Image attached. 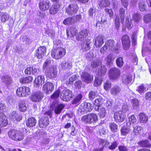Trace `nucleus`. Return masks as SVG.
Segmentation results:
<instances>
[{
    "instance_id": "nucleus-5",
    "label": "nucleus",
    "mask_w": 151,
    "mask_h": 151,
    "mask_svg": "<svg viewBox=\"0 0 151 151\" xmlns=\"http://www.w3.org/2000/svg\"><path fill=\"white\" fill-rule=\"evenodd\" d=\"M79 9L78 4L73 3L69 4L66 8L65 12L68 15H72L76 14Z\"/></svg>"
},
{
    "instance_id": "nucleus-2",
    "label": "nucleus",
    "mask_w": 151,
    "mask_h": 151,
    "mask_svg": "<svg viewBox=\"0 0 151 151\" xmlns=\"http://www.w3.org/2000/svg\"><path fill=\"white\" fill-rule=\"evenodd\" d=\"M108 75L110 79L116 80L118 79L120 77V71L117 68H112L109 70Z\"/></svg>"
},
{
    "instance_id": "nucleus-41",
    "label": "nucleus",
    "mask_w": 151,
    "mask_h": 151,
    "mask_svg": "<svg viewBox=\"0 0 151 151\" xmlns=\"http://www.w3.org/2000/svg\"><path fill=\"white\" fill-rule=\"evenodd\" d=\"M17 130L14 129H11L8 133L9 137L12 139L13 140L17 133Z\"/></svg>"
},
{
    "instance_id": "nucleus-31",
    "label": "nucleus",
    "mask_w": 151,
    "mask_h": 151,
    "mask_svg": "<svg viewBox=\"0 0 151 151\" xmlns=\"http://www.w3.org/2000/svg\"><path fill=\"white\" fill-rule=\"evenodd\" d=\"M37 69L32 66L27 67L24 70V73L27 75L33 74L37 72Z\"/></svg>"
},
{
    "instance_id": "nucleus-45",
    "label": "nucleus",
    "mask_w": 151,
    "mask_h": 151,
    "mask_svg": "<svg viewBox=\"0 0 151 151\" xmlns=\"http://www.w3.org/2000/svg\"><path fill=\"white\" fill-rule=\"evenodd\" d=\"M78 111L81 114H83L85 113H87L84 102L81 104L80 105L78 109Z\"/></svg>"
},
{
    "instance_id": "nucleus-8",
    "label": "nucleus",
    "mask_w": 151,
    "mask_h": 151,
    "mask_svg": "<svg viewBox=\"0 0 151 151\" xmlns=\"http://www.w3.org/2000/svg\"><path fill=\"white\" fill-rule=\"evenodd\" d=\"M47 52L46 47L44 46H40L35 50V56L38 59L42 58Z\"/></svg>"
},
{
    "instance_id": "nucleus-17",
    "label": "nucleus",
    "mask_w": 151,
    "mask_h": 151,
    "mask_svg": "<svg viewBox=\"0 0 151 151\" xmlns=\"http://www.w3.org/2000/svg\"><path fill=\"white\" fill-rule=\"evenodd\" d=\"M61 4H52L49 9V13L52 15H54L60 11Z\"/></svg>"
},
{
    "instance_id": "nucleus-52",
    "label": "nucleus",
    "mask_w": 151,
    "mask_h": 151,
    "mask_svg": "<svg viewBox=\"0 0 151 151\" xmlns=\"http://www.w3.org/2000/svg\"><path fill=\"white\" fill-rule=\"evenodd\" d=\"M77 77L76 75H73L71 76L66 82L67 85L73 84L75 81L77 79Z\"/></svg>"
},
{
    "instance_id": "nucleus-37",
    "label": "nucleus",
    "mask_w": 151,
    "mask_h": 151,
    "mask_svg": "<svg viewBox=\"0 0 151 151\" xmlns=\"http://www.w3.org/2000/svg\"><path fill=\"white\" fill-rule=\"evenodd\" d=\"M82 122L86 124H91L89 113L83 116L81 118Z\"/></svg>"
},
{
    "instance_id": "nucleus-59",
    "label": "nucleus",
    "mask_w": 151,
    "mask_h": 151,
    "mask_svg": "<svg viewBox=\"0 0 151 151\" xmlns=\"http://www.w3.org/2000/svg\"><path fill=\"white\" fill-rule=\"evenodd\" d=\"M101 64V63L99 61L93 60L91 63V66L93 68H96L99 66Z\"/></svg>"
},
{
    "instance_id": "nucleus-22",
    "label": "nucleus",
    "mask_w": 151,
    "mask_h": 151,
    "mask_svg": "<svg viewBox=\"0 0 151 151\" xmlns=\"http://www.w3.org/2000/svg\"><path fill=\"white\" fill-rule=\"evenodd\" d=\"M49 118L47 116H43L39 120V125L41 128H45L49 124Z\"/></svg>"
},
{
    "instance_id": "nucleus-11",
    "label": "nucleus",
    "mask_w": 151,
    "mask_h": 151,
    "mask_svg": "<svg viewBox=\"0 0 151 151\" xmlns=\"http://www.w3.org/2000/svg\"><path fill=\"white\" fill-rule=\"evenodd\" d=\"M2 82L5 83L8 88L12 86L13 80L12 77L9 75H4L1 78Z\"/></svg>"
},
{
    "instance_id": "nucleus-62",
    "label": "nucleus",
    "mask_w": 151,
    "mask_h": 151,
    "mask_svg": "<svg viewBox=\"0 0 151 151\" xmlns=\"http://www.w3.org/2000/svg\"><path fill=\"white\" fill-rule=\"evenodd\" d=\"M133 18L135 21L136 22H138L140 19V17L139 13H136L134 14L133 16Z\"/></svg>"
},
{
    "instance_id": "nucleus-12",
    "label": "nucleus",
    "mask_w": 151,
    "mask_h": 151,
    "mask_svg": "<svg viewBox=\"0 0 151 151\" xmlns=\"http://www.w3.org/2000/svg\"><path fill=\"white\" fill-rule=\"evenodd\" d=\"M50 5V2L48 0H40L38 6L41 11H45L48 10Z\"/></svg>"
},
{
    "instance_id": "nucleus-56",
    "label": "nucleus",
    "mask_w": 151,
    "mask_h": 151,
    "mask_svg": "<svg viewBox=\"0 0 151 151\" xmlns=\"http://www.w3.org/2000/svg\"><path fill=\"white\" fill-rule=\"evenodd\" d=\"M85 104L86 109L87 112H90L92 110L93 107L92 105L90 103L84 102Z\"/></svg>"
},
{
    "instance_id": "nucleus-3",
    "label": "nucleus",
    "mask_w": 151,
    "mask_h": 151,
    "mask_svg": "<svg viewBox=\"0 0 151 151\" xmlns=\"http://www.w3.org/2000/svg\"><path fill=\"white\" fill-rule=\"evenodd\" d=\"M31 93L29 88L27 86H23L18 87L16 90V95L19 97L28 96Z\"/></svg>"
},
{
    "instance_id": "nucleus-18",
    "label": "nucleus",
    "mask_w": 151,
    "mask_h": 151,
    "mask_svg": "<svg viewBox=\"0 0 151 151\" xmlns=\"http://www.w3.org/2000/svg\"><path fill=\"white\" fill-rule=\"evenodd\" d=\"M91 43V40L89 39H86L84 41L81 43V49L83 51H86L91 49L90 44Z\"/></svg>"
},
{
    "instance_id": "nucleus-40",
    "label": "nucleus",
    "mask_w": 151,
    "mask_h": 151,
    "mask_svg": "<svg viewBox=\"0 0 151 151\" xmlns=\"http://www.w3.org/2000/svg\"><path fill=\"white\" fill-rule=\"evenodd\" d=\"M114 59V58L113 57V54L110 53L107 56L105 60L106 61L107 64L108 65H110L112 63Z\"/></svg>"
},
{
    "instance_id": "nucleus-9",
    "label": "nucleus",
    "mask_w": 151,
    "mask_h": 151,
    "mask_svg": "<svg viewBox=\"0 0 151 151\" xmlns=\"http://www.w3.org/2000/svg\"><path fill=\"white\" fill-rule=\"evenodd\" d=\"M121 41L124 49L125 50H128L131 43L129 36L127 35H124L122 37Z\"/></svg>"
},
{
    "instance_id": "nucleus-1",
    "label": "nucleus",
    "mask_w": 151,
    "mask_h": 151,
    "mask_svg": "<svg viewBox=\"0 0 151 151\" xmlns=\"http://www.w3.org/2000/svg\"><path fill=\"white\" fill-rule=\"evenodd\" d=\"M66 54L65 49L61 47H58L52 50L51 56L56 60L63 58Z\"/></svg>"
},
{
    "instance_id": "nucleus-42",
    "label": "nucleus",
    "mask_w": 151,
    "mask_h": 151,
    "mask_svg": "<svg viewBox=\"0 0 151 151\" xmlns=\"http://www.w3.org/2000/svg\"><path fill=\"white\" fill-rule=\"evenodd\" d=\"M146 5L144 1H141L139 3L138 7L141 12H145L146 11Z\"/></svg>"
},
{
    "instance_id": "nucleus-36",
    "label": "nucleus",
    "mask_w": 151,
    "mask_h": 151,
    "mask_svg": "<svg viewBox=\"0 0 151 151\" xmlns=\"http://www.w3.org/2000/svg\"><path fill=\"white\" fill-rule=\"evenodd\" d=\"M119 16L121 23L123 24L125 17V10L124 8H121L119 9Z\"/></svg>"
},
{
    "instance_id": "nucleus-33",
    "label": "nucleus",
    "mask_w": 151,
    "mask_h": 151,
    "mask_svg": "<svg viewBox=\"0 0 151 151\" xmlns=\"http://www.w3.org/2000/svg\"><path fill=\"white\" fill-rule=\"evenodd\" d=\"M98 97L94 101L93 104L95 106V108H96L101 106L102 104L103 99L102 97L99 96H98Z\"/></svg>"
},
{
    "instance_id": "nucleus-4",
    "label": "nucleus",
    "mask_w": 151,
    "mask_h": 151,
    "mask_svg": "<svg viewBox=\"0 0 151 151\" xmlns=\"http://www.w3.org/2000/svg\"><path fill=\"white\" fill-rule=\"evenodd\" d=\"M58 72L56 68L53 67L47 68L45 72V76L47 78L53 79L56 78L58 76Z\"/></svg>"
},
{
    "instance_id": "nucleus-15",
    "label": "nucleus",
    "mask_w": 151,
    "mask_h": 151,
    "mask_svg": "<svg viewBox=\"0 0 151 151\" xmlns=\"http://www.w3.org/2000/svg\"><path fill=\"white\" fill-rule=\"evenodd\" d=\"M88 32L86 29H83L76 35V38L78 41H81L88 36Z\"/></svg>"
},
{
    "instance_id": "nucleus-16",
    "label": "nucleus",
    "mask_w": 151,
    "mask_h": 151,
    "mask_svg": "<svg viewBox=\"0 0 151 151\" xmlns=\"http://www.w3.org/2000/svg\"><path fill=\"white\" fill-rule=\"evenodd\" d=\"M8 124V121L6 116L3 114H0V134L2 130L1 128L6 127Z\"/></svg>"
},
{
    "instance_id": "nucleus-60",
    "label": "nucleus",
    "mask_w": 151,
    "mask_h": 151,
    "mask_svg": "<svg viewBox=\"0 0 151 151\" xmlns=\"http://www.w3.org/2000/svg\"><path fill=\"white\" fill-rule=\"evenodd\" d=\"M111 84L109 82V81H107L104 84V88L105 90L108 91L111 88Z\"/></svg>"
},
{
    "instance_id": "nucleus-21",
    "label": "nucleus",
    "mask_w": 151,
    "mask_h": 151,
    "mask_svg": "<svg viewBox=\"0 0 151 151\" xmlns=\"http://www.w3.org/2000/svg\"><path fill=\"white\" fill-rule=\"evenodd\" d=\"M139 122L141 124H146L148 120V116L144 113L141 112L138 115Z\"/></svg>"
},
{
    "instance_id": "nucleus-61",
    "label": "nucleus",
    "mask_w": 151,
    "mask_h": 151,
    "mask_svg": "<svg viewBox=\"0 0 151 151\" xmlns=\"http://www.w3.org/2000/svg\"><path fill=\"white\" fill-rule=\"evenodd\" d=\"M145 89V88L143 84L138 86L137 88L136 89V91H138L140 94L143 93Z\"/></svg>"
},
{
    "instance_id": "nucleus-64",
    "label": "nucleus",
    "mask_w": 151,
    "mask_h": 151,
    "mask_svg": "<svg viewBox=\"0 0 151 151\" xmlns=\"http://www.w3.org/2000/svg\"><path fill=\"white\" fill-rule=\"evenodd\" d=\"M114 24L116 29H119L120 26V19L119 17L117 16L115 19Z\"/></svg>"
},
{
    "instance_id": "nucleus-53",
    "label": "nucleus",
    "mask_w": 151,
    "mask_h": 151,
    "mask_svg": "<svg viewBox=\"0 0 151 151\" xmlns=\"http://www.w3.org/2000/svg\"><path fill=\"white\" fill-rule=\"evenodd\" d=\"M143 19L144 22L146 23L151 22V13L147 14L145 15Z\"/></svg>"
},
{
    "instance_id": "nucleus-34",
    "label": "nucleus",
    "mask_w": 151,
    "mask_h": 151,
    "mask_svg": "<svg viewBox=\"0 0 151 151\" xmlns=\"http://www.w3.org/2000/svg\"><path fill=\"white\" fill-rule=\"evenodd\" d=\"M18 107L19 110L21 112H24L27 109V107L24 101H21L18 103Z\"/></svg>"
},
{
    "instance_id": "nucleus-30",
    "label": "nucleus",
    "mask_w": 151,
    "mask_h": 151,
    "mask_svg": "<svg viewBox=\"0 0 151 151\" xmlns=\"http://www.w3.org/2000/svg\"><path fill=\"white\" fill-rule=\"evenodd\" d=\"M24 138V134L22 132L17 130L13 140L19 141L22 140Z\"/></svg>"
},
{
    "instance_id": "nucleus-32",
    "label": "nucleus",
    "mask_w": 151,
    "mask_h": 151,
    "mask_svg": "<svg viewBox=\"0 0 151 151\" xmlns=\"http://www.w3.org/2000/svg\"><path fill=\"white\" fill-rule=\"evenodd\" d=\"M91 124L96 123L98 121L97 115L94 113H89Z\"/></svg>"
},
{
    "instance_id": "nucleus-24",
    "label": "nucleus",
    "mask_w": 151,
    "mask_h": 151,
    "mask_svg": "<svg viewBox=\"0 0 151 151\" xmlns=\"http://www.w3.org/2000/svg\"><path fill=\"white\" fill-rule=\"evenodd\" d=\"M37 123L35 118L33 117L29 118L26 121V125L29 127H32L35 126Z\"/></svg>"
},
{
    "instance_id": "nucleus-49",
    "label": "nucleus",
    "mask_w": 151,
    "mask_h": 151,
    "mask_svg": "<svg viewBox=\"0 0 151 151\" xmlns=\"http://www.w3.org/2000/svg\"><path fill=\"white\" fill-rule=\"evenodd\" d=\"M109 126L111 130L113 132H116L118 129V125L114 122H111L109 124Z\"/></svg>"
},
{
    "instance_id": "nucleus-6",
    "label": "nucleus",
    "mask_w": 151,
    "mask_h": 151,
    "mask_svg": "<svg viewBox=\"0 0 151 151\" xmlns=\"http://www.w3.org/2000/svg\"><path fill=\"white\" fill-rule=\"evenodd\" d=\"M61 97L63 101H70L73 97L72 92L67 89L63 90L60 93Z\"/></svg>"
},
{
    "instance_id": "nucleus-13",
    "label": "nucleus",
    "mask_w": 151,
    "mask_h": 151,
    "mask_svg": "<svg viewBox=\"0 0 151 151\" xmlns=\"http://www.w3.org/2000/svg\"><path fill=\"white\" fill-rule=\"evenodd\" d=\"M43 97L42 93L41 91H38L32 93L31 96V99L33 102H37L40 101Z\"/></svg>"
},
{
    "instance_id": "nucleus-26",
    "label": "nucleus",
    "mask_w": 151,
    "mask_h": 151,
    "mask_svg": "<svg viewBox=\"0 0 151 151\" xmlns=\"http://www.w3.org/2000/svg\"><path fill=\"white\" fill-rule=\"evenodd\" d=\"M110 4L109 0H100L99 1L98 5L100 8H104L109 7Z\"/></svg>"
},
{
    "instance_id": "nucleus-51",
    "label": "nucleus",
    "mask_w": 151,
    "mask_h": 151,
    "mask_svg": "<svg viewBox=\"0 0 151 151\" xmlns=\"http://www.w3.org/2000/svg\"><path fill=\"white\" fill-rule=\"evenodd\" d=\"M115 42L113 40H108L105 43V44L110 50L114 46Z\"/></svg>"
},
{
    "instance_id": "nucleus-55",
    "label": "nucleus",
    "mask_w": 151,
    "mask_h": 151,
    "mask_svg": "<svg viewBox=\"0 0 151 151\" xmlns=\"http://www.w3.org/2000/svg\"><path fill=\"white\" fill-rule=\"evenodd\" d=\"M98 76L95 77L94 81V85L95 86L98 87L102 83L103 80L99 78Z\"/></svg>"
},
{
    "instance_id": "nucleus-28",
    "label": "nucleus",
    "mask_w": 151,
    "mask_h": 151,
    "mask_svg": "<svg viewBox=\"0 0 151 151\" xmlns=\"http://www.w3.org/2000/svg\"><path fill=\"white\" fill-rule=\"evenodd\" d=\"M137 144L141 147L150 148L151 147V144L149 141L147 139L140 141L138 142Z\"/></svg>"
},
{
    "instance_id": "nucleus-44",
    "label": "nucleus",
    "mask_w": 151,
    "mask_h": 151,
    "mask_svg": "<svg viewBox=\"0 0 151 151\" xmlns=\"http://www.w3.org/2000/svg\"><path fill=\"white\" fill-rule=\"evenodd\" d=\"M88 98L89 100L93 101L96 97H97L99 95L97 94L96 91H91L89 93Z\"/></svg>"
},
{
    "instance_id": "nucleus-19",
    "label": "nucleus",
    "mask_w": 151,
    "mask_h": 151,
    "mask_svg": "<svg viewBox=\"0 0 151 151\" xmlns=\"http://www.w3.org/2000/svg\"><path fill=\"white\" fill-rule=\"evenodd\" d=\"M104 37L101 35H99L95 39L94 44L96 47H101L104 43Z\"/></svg>"
},
{
    "instance_id": "nucleus-7",
    "label": "nucleus",
    "mask_w": 151,
    "mask_h": 151,
    "mask_svg": "<svg viewBox=\"0 0 151 151\" xmlns=\"http://www.w3.org/2000/svg\"><path fill=\"white\" fill-rule=\"evenodd\" d=\"M126 117L125 113L121 110L116 111L114 113V118L116 122H123L124 120Z\"/></svg>"
},
{
    "instance_id": "nucleus-20",
    "label": "nucleus",
    "mask_w": 151,
    "mask_h": 151,
    "mask_svg": "<svg viewBox=\"0 0 151 151\" xmlns=\"http://www.w3.org/2000/svg\"><path fill=\"white\" fill-rule=\"evenodd\" d=\"M77 29L76 27H71L66 29V34L68 38L73 37L77 32Z\"/></svg>"
},
{
    "instance_id": "nucleus-38",
    "label": "nucleus",
    "mask_w": 151,
    "mask_h": 151,
    "mask_svg": "<svg viewBox=\"0 0 151 151\" xmlns=\"http://www.w3.org/2000/svg\"><path fill=\"white\" fill-rule=\"evenodd\" d=\"M65 106L63 104H60L55 107L54 112L56 114H60L64 108Z\"/></svg>"
},
{
    "instance_id": "nucleus-47",
    "label": "nucleus",
    "mask_w": 151,
    "mask_h": 151,
    "mask_svg": "<svg viewBox=\"0 0 151 151\" xmlns=\"http://www.w3.org/2000/svg\"><path fill=\"white\" fill-rule=\"evenodd\" d=\"M120 91V89L119 87L117 86H115L112 87L110 92L111 94L115 95L119 93Z\"/></svg>"
},
{
    "instance_id": "nucleus-58",
    "label": "nucleus",
    "mask_w": 151,
    "mask_h": 151,
    "mask_svg": "<svg viewBox=\"0 0 151 151\" xmlns=\"http://www.w3.org/2000/svg\"><path fill=\"white\" fill-rule=\"evenodd\" d=\"M105 11L106 13L108 15L110 18H112L114 14L113 11L111 9L105 8Z\"/></svg>"
},
{
    "instance_id": "nucleus-14",
    "label": "nucleus",
    "mask_w": 151,
    "mask_h": 151,
    "mask_svg": "<svg viewBox=\"0 0 151 151\" xmlns=\"http://www.w3.org/2000/svg\"><path fill=\"white\" fill-rule=\"evenodd\" d=\"M81 77L82 80L87 83H89L93 80V76L87 72L83 71L81 75Z\"/></svg>"
},
{
    "instance_id": "nucleus-23",
    "label": "nucleus",
    "mask_w": 151,
    "mask_h": 151,
    "mask_svg": "<svg viewBox=\"0 0 151 151\" xmlns=\"http://www.w3.org/2000/svg\"><path fill=\"white\" fill-rule=\"evenodd\" d=\"M107 71V68L104 65L101 66L100 68L98 69L96 75L99 77L102 78L105 75Z\"/></svg>"
},
{
    "instance_id": "nucleus-57",
    "label": "nucleus",
    "mask_w": 151,
    "mask_h": 151,
    "mask_svg": "<svg viewBox=\"0 0 151 151\" xmlns=\"http://www.w3.org/2000/svg\"><path fill=\"white\" fill-rule=\"evenodd\" d=\"M118 145L117 141H114L111 143V144L108 147L109 149L111 150H114L116 149Z\"/></svg>"
},
{
    "instance_id": "nucleus-29",
    "label": "nucleus",
    "mask_w": 151,
    "mask_h": 151,
    "mask_svg": "<svg viewBox=\"0 0 151 151\" xmlns=\"http://www.w3.org/2000/svg\"><path fill=\"white\" fill-rule=\"evenodd\" d=\"M33 78L31 76H28L25 77H22L19 79V82L22 84L29 83L32 82Z\"/></svg>"
},
{
    "instance_id": "nucleus-35",
    "label": "nucleus",
    "mask_w": 151,
    "mask_h": 151,
    "mask_svg": "<svg viewBox=\"0 0 151 151\" xmlns=\"http://www.w3.org/2000/svg\"><path fill=\"white\" fill-rule=\"evenodd\" d=\"M130 131V129L129 128L126 126H124L121 127L120 130L121 135L124 136H126Z\"/></svg>"
},
{
    "instance_id": "nucleus-43",
    "label": "nucleus",
    "mask_w": 151,
    "mask_h": 151,
    "mask_svg": "<svg viewBox=\"0 0 151 151\" xmlns=\"http://www.w3.org/2000/svg\"><path fill=\"white\" fill-rule=\"evenodd\" d=\"M142 131V128L141 126H137L134 128L133 132L135 135H137L140 134Z\"/></svg>"
},
{
    "instance_id": "nucleus-54",
    "label": "nucleus",
    "mask_w": 151,
    "mask_h": 151,
    "mask_svg": "<svg viewBox=\"0 0 151 151\" xmlns=\"http://www.w3.org/2000/svg\"><path fill=\"white\" fill-rule=\"evenodd\" d=\"M60 91L59 90H56L51 96V98L53 100H56L59 96Z\"/></svg>"
},
{
    "instance_id": "nucleus-10",
    "label": "nucleus",
    "mask_w": 151,
    "mask_h": 151,
    "mask_svg": "<svg viewBox=\"0 0 151 151\" xmlns=\"http://www.w3.org/2000/svg\"><path fill=\"white\" fill-rule=\"evenodd\" d=\"M54 88V86L52 82H46L43 86L42 90L45 92L46 94L52 93Z\"/></svg>"
},
{
    "instance_id": "nucleus-39",
    "label": "nucleus",
    "mask_w": 151,
    "mask_h": 151,
    "mask_svg": "<svg viewBox=\"0 0 151 151\" xmlns=\"http://www.w3.org/2000/svg\"><path fill=\"white\" fill-rule=\"evenodd\" d=\"M128 123H129V125H134L137 122L136 118L134 114L131 115L128 118Z\"/></svg>"
},
{
    "instance_id": "nucleus-63",
    "label": "nucleus",
    "mask_w": 151,
    "mask_h": 151,
    "mask_svg": "<svg viewBox=\"0 0 151 151\" xmlns=\"http://www.w3.org/2000/svg\"><path fill=\"white\" fill-rule=\"evenodd\" d=\"M51 60L48 59H47L43 64L42 68L43 69H45L47 66L50 64Z\"/></svg>"
},
{
    "instance_id": "nucleus-27",
    "label": "nucleus",
    "mask_w": 151,
    "mask_h": 151,
    "mask_svg": "<svg viewBox=\"0 0 151 151\" xmlns=\"http://www.w3.org/2000/svg\"><path fill=\"white\" fill-rule=\"evenodd\" d=\"M96 111L99 112V115L101 118H104L106 114V110L105 108L101 106L95 108Z\"/></svg>"
},
{
    "instance_id": "nucleus-46",
    "label": "nucleus",
    "mask_w": 151,
    "mask_h": 151,
    "mask_svg": "<svg viewBox=\"0 0 151 151\" xmlns=\"http://www.w3.org/2000/svg\"><path fill=\"white\" fill-rule=\"evenodd\" d=\"M74 23V20L72 17H68L65 19L63 21L64 24L70 25Z\"/></svg>"
},
{
    "instance_id": "nucleus-48",
    "label": "nucleus",
    "mask_w": 151,
    "mask_h": 151,
    "mask_svg": "<svg viewBox=\"0 0 151 151\" xmlns=\"http://www.w3.org/2000/svg\"><path fill=\"white\" fill-rule=\"evenodd\" d=\"M82 97V96L81 94H78L73 100L72 102V104H78L81 100Z\"/></svg>"
},
{
    "instance_id": "nucleus-50",
    "label": "nucleus",
    "mask_w": 151,
    "mask_h": 151,
    "mask_svg": "<svg viewBox=\"0 0 151 151\" xmlns=\"http://www.w3.org/2000/svg\"><path fill=\"white\" fill-rule=\"evenodd\" d=\"M116 63L117 67L121 68L123 65V58L122 57H119L116 60Z\"/></svg>"
},
{
    "instance_id": "nucleus-25",
    "label": "nucleus",
    "mask_w": 151,
    "mask_h": 151,
    "mask_svg": "<svg viewBox=\"0 0 151 151\" xmlns=\"http://www.w3.org/2000/svg\"><path fill=\"white\" fill-rule=\"evenodd\" d=\"M45 79L43 76H38L34 80V82L37 87H39L40 85H42L44 83Z\"/></svg>"
}]
</instances>
